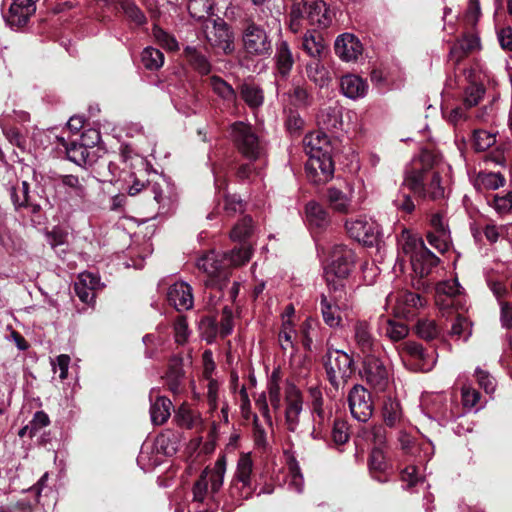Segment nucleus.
<instances>
[{
	"mask_svg": "<svg viewBox=\"0 0 512 512\" xmlns=\"http://www.w3.org/2000/svg\"><path fill=\"white\" fill-rule=\"evenodd\" d=\"M330 295L331 301L325 295L321 296L320 306L324 322L334 328L338 327L342 321L338 311L346 305V295L340 300L335 299L333 293H330Z\"/></svg>",
	"mask_w": 512,
	"mask_h": 512,
	"instance_id": "nucleus-23",
	"label": "nucleus"
},
{
	"mask_svg": "<svg viewBox=\"0 0 512 512\" xmlns=\"http://www.w3.org/2000/svg\"><path fill=\"white\" fill-rule=\"evenodd\" d=\"M481 15V10L479 6V2H470V5L468 6L465 15H464V22L467 26H469L471 29H473Z\"/></svg>",
	"mask_w": 512,
	"mask_h": 512,
	"instance_id": "nucleus-60",
	"label": "nucleus"
},
{
	"mask_svg": "<svg viewBox=\"0 0 512 512\" xmlns=\"http://www.w3.org/2000/svg\"><path fill=\"white\" fill-rule=\"evenodd\" d=\"M368 469L371 477L379 483H387L390 481L394 473L393 464L386 457L384 451L380 447H373L368 456Z\"/></svg>",
	"mask_w": 512,
	"mask_h": 512,
	"instance_id": "nucleus-15",
	"label": "nucleus"
},
{
	"mask_svg": "<svg viewBox=\"0 0 512 512\" xmlns=\"http://www.w3.org/2000/svg\"><path fill=\"white\" fill-rule=\"evenodd\" d=\"M285 423L290 432H294L299 424L303 398L300 390L293 386L286 395Z\"/></svg>",
	"mask_w": 512,
	"mask_h": 512,
	"instance_id": "nucleus-18",
	"label": "nucleus"
},
{
	"mask_svg": "<svg viewBox=\"0 0 512 512\" xmlns=\"http://www.w3.org/2000/svg\"><path fill=\"white\" fill-rule=\"evenodd\" d=\"M253 232V219L251 216H244L239 220L230 232V237L233 241H238L232 249L236 247H245L251 251L250 246L246 243V240L252 235ZM252 252H250L251 254Z\"/></svg>",
	"mask_w": 512,
	"mask_h": 512,
	"instance_id": "nucleus-30",
	"label": "nucleus"
},
{
	"mask_svg": "<svg viewBox=\"0 0 512 512\" xmlns=\"http://www.w3.org/2000/svg\"><path fill=\"white\" fill-rule=\"evenodd\" d=\"M476 380L481 388L484 389L486 393H492L495 390V382L494 378L489 374V372L476 368L475 370Z\"/></svg>",
	"mask_w": 512,
	"mask_h": 512,
	"instance_id": "nucleus-57",
	"label": "nucleus"
},
{
	"mask_svg": "<svg viewBox=\"0 0 512 512\" xmlns=\"http://www.w3.org/2000/svg\"><path fill=\"white\" fill-rule=\"evenodd\" d=\"M276 67L280 77L284 80L288 78L294 65V58L286 41H281L275 54Z\"/></svg>",
	"mask_w": 512,
	"mask_h": 512,
	"instance_id": "nucleus-29",
	"label": "nucleus"
},
{
	"mask_svg": "<svg viewBox=\"0 0 512 512\" xmlns=\"http://www.w3.org/2000/svg\"><path fill=\"white\" fill-rule=\"evenodd\" d=\"M152 34L155 40L163 47L170 51H176L179 49L178 42L174 36L163 30L159 25L154 24L152 28Z\"/></svg>",
	"mask_w": 512,
	"mask_h": 512,
	"instance_id": "nucleus-46",
	"label": "nucleus"
},
{
	"mask_svg": "<svg viewBox=\"0 0 512 512\" xmlns=\"http://www.w3.org/2000/svg\"><path fill=\"white\" fill-rule=\"evenodd\" d=\"M362 366L367 384L377 392L385 391L389 384V376L383 362L374 354H366Z\"/></svg>",
	"mask_w": 512,
	"mask_h": 512,
	"instance_id": "nucleus-10",
	"label": "nucleus"
},
{
	"mask_svg": "<svg viewBox=\"0 0 512 512\" xmlns=\"http://www.w3.org/2000/svg\"><path fill=\"white\" fill-rule=\"evenodd\" d=\"M253 471V461L249 454H243L237 463V469L232 479L228 493L230 498L236 502H242L249 499L256 490L253 485L251 475Z\"/></svg>",
	"mask_w": 512,
	"mask_h": 512,
	"instance_id": "nucleus-8",
	"label": "nucleus"
},
{
	"mask_svg": "<svg viewBox=\"0 0 512 512\" xmlns=\"http://www.w3.org/2000/svg\"><path fill=\"white\" fill-rule=\"evenodd\" d=\"M497 38L503 50L512 51V28L510 26L497 30Z\"/></svg>",
	"mask_w": 512,
	"mask_h": 512,
	"instance_id": "nucleus-64",
	"label": "nucleus"
},
{
	"mask_svg": "<svg viewBox=\"0 0 512 512\" xmlns=\"http://www.w3.org/2000/svg\"><path fill=\"white\" fill-rule=\"evenodd\" d=\"M331 434L332 440L337 446L345 444L349 439L347 422L342 419H335Z\"/></svg>",
	"mask_w": 512,
	"mask_h": 512,
	"instance_id": "nucleus-49",
	"label": "nucleus"
},
{
	"mask_svg": "<svg viewBox=\"0 0 512 512\" xmlns=\"http://www.w3.org/2000/svg\"><path fill=\"white\" fill-rule=\"evenodd\" d=\"M36 11V2H11L7 12L2 8L5 22L11 28L23 27Z\"/></svg>",
	"mask_w": 512,
	"mask_h": 512,
	"instance_id": "nucleus-17",
	"label": "nucleus"
},
{
	"mask_svg": "<svg viewBox=\"0 0 512 512\" xmlns=\"http://www.w3.org/2000/svg\"><path fill=\"white\" fill-rule=\"evenodd\" d=\"M327 200L336 212L347 214L350 209V200L348 196L336 187H329L326 191Z\"/></svg>",
	"mask_w": 512,
	"mask_h": 512,
	"instance_id": "nucleus-36",
	"label": "nucleus"
},
{
	"mask_svg": "<svg viewBox=\"0 0 512 512\" xmlns=\"http://www.w3.org/2000/svg\"><path fill=\"white\" fill-rule=\"evenodd\" d=\"M249 260V249L236 247L221 255L210 252L198 261V267L208 275L204 292V298L207 299L208 305L215 307L221 299L225 298L224 289L230 282L231 268L244 265Z\"/></svg>",
	"mask_w": 512,
	"mask_h": 512,
	"instance_id": "nucleus-1",
	"label": "nucleus"
},
{
	"mask_svg": "<svg viewBox=\"0 0 512 512\" xmlns=\"http://www.w3.org/2000/svg\"><path fill=\"white\" fill-rule=\"evenodd\" d=\"M308 161L305 165L307 178L316 185L325 184L334 175V161L328 136L321 131L305 136L303 140Z\"/></svg>",
	"mask_w": 512,
	"mask_h": 512,
	"instance_id": "nucleus-3",
	"label": "nucleus"
},
{
	"mask_svg": "<svg viewBox=\"0 0 512 512\" xmlns=\"http://www.w3.org/2000/svg\"><path fill=\"white\" fill-rule=\"evenodd\" d=\"M224 475L210 472L206 467L193 485V501L203 503L208 493L214 499L223 485Z\"/></svg>",
	"mask_w": 512,
	"mask_h": 512,
	"instance_id": "nucleus-12",
	"label": "nucleus"
},
{
	"mask_svg": "<svg viewBox=\"0 0 512 512\" xmlns=\"http://www.w3.org/2000/svg\"><path fill=\"white\" fill-rule=\"evenodd\" d=\"M101 140V134L96 129H88L82 132L79 143L87 150L93 149Z\"/></svg>",
	"mask_w": 512,
	"mask_h": 512,
	"instance_id": "nucleus-58",
	"label": "nucleus"
},
{
	"mask_svg": "<svg viewBox=\"0 0 512 512\" xmlns=\"http://www.w3.org/2000/svg\"><path fill=\"white\" fill-rule=\"evenodd\" d=\"M478 180L480 181L481 185L489 190H496L499 187L504 186L505 184V177L501 173H484L481 172L478 175Z\"/></svg>",
	"mask_w": 512,
	"mask_h": 512,
	"instance_id": "nucleus-48",
	"label": "nucleus"
},
{
	"mask_svg": "<svg viewBox=\"0 0 512 512\" xmlns=\"http://www.w3.org/2000/svg\"><path fill=\"white\" fill-rule=\"evenodd\" d=\"M495 142L493 135L480 130L474 132V146L477 151H484Z\"/></svg>",
	"mask_w": 512,
	"mask_h": 512,
	"instance_id": "nucleus-59",
	"label": "nucleus"
},
{
	"mask_svg": "<svg viewBox=\"0 0 512 512\" xmlns=\"http://www.w3.org/2000/svg\"><path fill=\"white\" fill-rule=\"evenodd\" d=\"M184 56L189 64L201 75H208L212 66L205 55L199 52L195 47L186 46L184 48Z\"/></svg>",
	"mask_w": 512,
	"mask_h": 512,
	"instance_id": "nucleus-34",
	"label": "nucleus"
},
{
	"mask_svg": "<svg viewBox=\"0 0 512 512\" xmlns=\"http://www.w3.org/2000/svg\"><path fill=\"white\" fill-rule=\"evenodd\" d=\"M348 403L352 416L361 422H366L372 415L373 405L368 391L355 385L348 395Z\"/></svg>",
	"mask_w": 512,
	"mask_h": 512,
	"instance_id": "nucleus-14",
	"label": "nucleus"
},
{
	"mask_svg": "<svg viewBox=\"0 0 512 512\" xmlns=\"http://www.w3.org/2000/svg\"><path fill=\"white\" fill-rule=\"evenodd\" d=\"M224 206L223 210L228 216H233L237 212H243L247 205V202L244 201L240 195L238 194H230L224 192L223 194Z\"/></svg>",
	"mask_w": 512,
	"mask_h": 512,
	"instance_id": "nucleus-44",
	"label": "nucleus"
},
{
	"mask_svg": "<svg viewBox=\"0 0 512 512\" xmlns=\"http://www.w3.org/2000/svg\"><path fill=\"white\" fill-rule=\"evenodd\" d=\"M292 89L288 92V96L291 99V104L298 108H307L312 105L313 95L304 86L299 83L292 84Z\"/></svg>",
	"mask_w": 512,
	"mask_h": 512,
	"instance_id": "nucleus-37",
	"label": "nucleus"
},
{
	"mask_svg": "<svg viewBox=\"0 0 512 512\" xmlns=\"http://www.w3.org/2000/svg\"><path fill=\"white\" fill-rule=\"evenodd\" d=\"M398 245L402 252L409 256L410 261L414 256L421 254V252L427 249L423 239L408 230L402 231L398 239Z\"/></svg>",
	"mask_w": 512,
	"mask_h": 512,
	"instance_id": "nucleus-28",
	"label": "nucleus"
},
{
	"mask_svg": "<svg viewBox=\"0 0 512 512\" xmlns=\"http://www.w3.org/2000/svg\"><path fill=\"white\" fill-rule=\"evenodd\" d=\"M253 439L255 445L259 448H266L268 445L266 439V431L259 423L257 415H255L253 419Z\"/></svg>",
	"mask_w": 512,
	"mask_h": 512,
	"instance_id": "nucleus-62",
	"label": "nucleus"
},
{
	"mask_svg": "<svg viewBox=\"0 0 512 512\" xmlns=\"http://www.w3.org/2000/svg\"><path fill=\"white\" fill-rule=\"evenodd\" d=\"M408 327L403 323L388 321L386 335L393 341H399L408 334Z\"/></svg>",
	"mask_w": 512,
	"mask_h": 512,
	"instance_id": "nucleus-55",
	"label": "nucleus"
},
{
	"mask_svg": "<svg viewBox=\"0 0 512 512\" xmlns=\"http://www.w3.org/2000/svg\"><path fill=\"white\" fill-rule=\"evenodd\" d=\"M417 336L427 342H431L438 338L440 329L434 320L419 319L415 325Z\"/></svg>",
	"mask_w": 512,
	"mask_h": 512,
	"instance_id": "nucleus-41",
	"label": "nucleus"
},
{
	"mask_svg": "<svg viewBox=\"0 0 512 512\" xmlns=\"http://www.w3.org/2000/svg\"><path fill=\"white\" fill-rule=\"evenodd\" d=\"M340 88L342 93L351 99L363 97L368 89L366 80L355 74H347L342 76L340 80Z\"/></svg>",
	"mask_w": 512,
	"mask_h": 512,
	"instance_id": "nucleus-26",
	"label": "nucleus"
},
{
	"mask_svg": "<svg viewBox=\"0 0 512 512\" xmlns=\"http://www.w3.org/2000/svg\"><path fill=\"white\" fill-rule=\"evenodd\" d=\"M340 118L341 116L336 109L328 108L319 116V124L327 130L337 129L342 124Z\"/></svg>",
	"mask_w": 512,
	"mask_h": 512,
	"instance_id": "nucleus-52",
	"label": "nucleus"
},
{
	"mask_svg": "<svg viewBox=\"0 0 512 512\" xmlns=\"http://www.w3.org/2000/svg\"><path fill=\"white\" fill-rule=\"evenodd\" d=\"M22 208L30 209L32 214L40 213L42 207L39 203L35 202L33 197L30 194V183L27 180H23L22 183Z\"/></svg>",
	"mask_w": 512,
	"mask_h": 512,
	"instance_id": "nucleus-51",
	"label": "nucleus"
},
{
	"mask_svg": "<svg viewBox=\"0 0 512 512\" xmlns=\"http://www.w3.org/2000/svg\"><path fill=\"white\" fill-rule=\"evenodd\" d=\"M126 17L136 25H143L147 22L142 10L135 5V2H118Z\"/></svg>",
	"mask_w": 512,
	"mask_h": 512,
	"instance_id": "nucleus-47",
	"label": "nucleus"
},
{
	"mask_svg": "<svg viewBox=\"0 0 512 512\" xmlns=\"http://www.w3.org/2000/svg\"><path fill=\"white\" fill-rule=\"evenodd\" d=\"M286 112L285 126L291 134H299L304 126V120L296 109L289 108Z\"/></svg>",
	"mask_w": 512,
	"mask_h": 512,
	"instance_id": "nucleus-50",
	"label": "nucleus"
},
{
	"mask_svg": "<svg viewBox=\"0 0 512 512\" xmlns=\"http://www.w3.org/2000/svg\"><path fill=\"white\" fill-rule=\"evenodd\" d=\"M327 14L326 2H308L306 17L311 24L318 23L320 26L326 27L330 22Z\"/></svg>",
	"mask_w": 512,
	"mask_h": 512,
	"instance_id": "nucleus-38",
	"label": "nucleus"
},
{
	"mask_svg": "<svg viewBox=\"0 0 512 512\" xmlns=\"http://www.w3.org/2000/svg\"><path fill=\"white\" fill-rule=\"evenodd\" d=\"M334 53L343 62H357L362 56L364 47L360 39L353 33L345 32L334 41Z\"/></svg>",
	"mask_w": 512,
	"mask_h": 512,
	"instance_id": "nucleus-11",
	"label": "nucleus"
},
{
	"mask_svg": "<svg viewBox=\"0 0 512 512\" xmlns=\"http://www.w3.org/2000/svg\"><path fill=\"white\" fill-rule=\"evenodd\" d=\"M2 132L9 143L18 147L22 151H26L27 139L18 127L13 125H3Z\"/></svg>",
	"mask_w": 512,
	"mask_h": 512,
	"instance_id": "nucleus-45",
	"label": "nucleus"
},
{
	"mask_svg": "<svg viewBox=\"0 0 512 512\" xmlns=\"http://www.w3.org/2000/svg\"><path fill=\"white\" fill-rule=\"evenodd\" d=\"M243 44L249 54L264 55L271 50V43L265 30L253 22L243 31Z\"/></svg>",
	"mask_w": 512,
	"mask_h": 512,
	"instance_id": "nucleus-13",
	"label": "nucleus"
},
{
	"mask_svg": "<svg viewBox=\"0 0 512 512\" xmlns=\"http://www.w3.org/2000/svg\"><path fill=\"white\" fill-rule=\"evenodd\" d=\"M355 340L361 351L366 354H372L374 339L370 333L369 326L364 321H359L355 325Z\"/></svg>",
	"mask_w": 512,
	"mask_h": 512,
	"instance_id": "nucleus-35",
	"label": "nucleus"
},
{
	"mask_svg": "<svg viewBox=\"0 0 512 512\" xmlns=\"http://www.w3.org/2000/svg\"><path fill=\"white\" fill-rule=\"evenodd\" d=\"M67 159L80 167L92 165L96 162L97 156L94 152L87 150L77 140H72L65 146Z\"/></svg>",
	"mask_w": 512,
	"mask_h": 512,
	"instance_id": "nucleus-24",
	"label": "nucleus"
},
{
	"mask_svg": "<svg viewBox=\"0 0 512 512\" xmlns=\"http://www.w3.org/2000/svg\"><path fill=\"white\" fill-rule=\"evenodd\" d=\"M233 311L232 308L228 305L224 306L222 309V318L220 322V331L219 334L221 338H226L233 331Z\"/></svg>",
	"mask_w": 512,
	"mask_h": 512,
	"instance_id": "nucleus-53",
	"label": "nucleus"
},
{
	"mask_svg": "<svg viewBox=\"0 0 512 512\" xmlns=\"http://www.w3.org/2000/svg\"><path fill=\"white\" fill-rule=\"evenodd\" d=\"M424 299L420 294L411 291L403 292L398 299V311L402 313L405 318H410L416 315L419 307L423 306Z\"/></svg>",
	"mask_w": 512,
	"mask_h": 512,
	"instance_id": "nucleus-32",
	"label": "nucleus"
},
{
	"mask_svg": "<svg viewBox=\"0 0 512 512\" xmlns=\"http://www.w3.org/2000/svg\"><path fill=\"white\" fill-rule=\"evenodd\" d=\"M364 433L366 434L365 438L370 440L374 444V447L382 448L386 442V429L382 425L374 426Z\"/></svg>",
	"mask_w": 512,
	"mask_h": 512,
	"instance_id": "nucleus-56",
	"label": "nucleus"
},
{
	"mask_svg": "<svg viewBox=\"0 0 512 512\" xmlns=\"http://www.w3.org/2000/svg\"><path fill=\"white\" fill-rule=\"evenodd\" d=\"M209 81L213 91L219 97L226 101H234L236 99L235 90L223 78L217 75H213L210 77Z\"/></svg>",
	"mask_w": 512,
	"mask_h": 512,
	"instance_id": "nucleus-42",
	"label": "nucleus"
},
{
	"mask_svg": "<svg viewBox=\"0 0 512 512\" xmlns=\"http://www.w3.org/2000/svg\"><path fill=\"white\" fill-rule=\"evenodd\" d=\"M345 229L349 237L364 246L374 247L378 245L380 230L379 225L374 221H367L365 218L347 219Z\"/></svg>",
	"mask_w": 512,
	"mask_h": 512,
	"instance_id": "nucleus-9",
	"label": "nucleus"
},
{
	"mask_svg": "<svg viewBox=\"0 0 512 512\" xmlns=\"http://www.w3.org/2000/svg\"><path fill=\"white\" fill-rule=\"evenodd\" d=\"M141 61L148 70H157L164 63V54L153 47H146L141 53Z\"/></svg>",
	"mask_w": 512,
	"mask_h": 512,
	"instance_id": "nucleus-43",
	"label": "nucleus"
},
{
	"mask_svg": "<svg viewBox=\"0 0 512 512\" xmlns=\"http://www.w3.org/2000/svg\"><path fill=\"white\" fill-rule=\"evenodd\" d=\"M305 212L310 231L314 238L325 232L331 225L328 210L316 201H309L305 206Z\"/></svg>",
	"mask_w": 512,
	"mask_h": 512,
	"instance_id": "nucleus-16",
	"label": "nucleus"
},
{
	"mask_svg": "<svg viewBox=\"0 0 512 512\" xmlns=\"http://www.w3.org/2000/svg\"><path fill=\"white\" fill-rule=\"evenodd\" d=\"M54 181H57L62 186L71 189L74 196L79 198L81 201L86 199V187L81 183L78 176L72 174L58 175L54 178Z\"/></svg>",
	"mask_w": 512,
	"mask_h": 512,
	"instance_id": "nucleus-39",
	"label": "nucleus"
},
{
	"mask_svg": "<svg viewBox=\"0 0 512 512\" xmlns=\"http://www.w3.org/2000/svg\"><path fill=\"white\" fill-rule=\"evenodd\" d=\"M309 391L312 398V410L314 414V429L312 435L314 438H320L323 431L326 430V422L329 420L331 412L326 413L324 410L322 393L317 387H312Z\"/></svg>",
	"mask_w": 512,
	"mask_h": 512,
	"instance_id": "nucleus-19",
	"label": "nucleus"
},
{
	"mask_svg": "<svg viewBox=\"0 0 512 512\" xmlns=\"http://www.w3.org/2000/svg\"><path fill=\"white\" fill-rule=\"evenodd\" d=\"M230 137L237 152L249 162L259 159L262 147L251 124L235 121L230 125Z\"/></svg>",
	"mask_w": 512,
	"mask_h": 512,
	"instance_id": "nucleus-7",
	"label": "nucleus"
},
{
	"mask_svg": "<svg viewBox=\"0 0 512 512\" xmlns=\"http://www.w3.org/2000/svg\"><path fill=\"white\" fill-rule=\"evenodd\" d=\"M172 402L165 396H158L155 402L151 405L150 415L154 425L164 424L170 417V410Z\"/></svg>",
	"mask_w": 512,
	"mask_h": 512,
	"instance_id": "nucleus-33",
	"label": "nucleus"
},
{
	"mask_svg": "<svg viewBox=\"0 0 512 512\" xmlns=\"http://www.w3.org/2000/svg\"><path fill=\"white\" fill-rule=\"evenodd\" d=\"M410 262L417 276L427 278L432 269L439 264L440 259L427 248L421 254L414 256Z\"/></svg>",
	"mask_w": 512,
	"mask_h": 512,
	"instance_id": "nucleus-27",
	"label": "nucleus"
},
{
	"mask_svg": "<svg viewBox=\"0 0 512 512\" xmlns=\"http://www.w3.org/2000/svg\"><path fill=\"white\" fill-rule=\"evenodd\" d=\"M242 99L251 108H257L264 102L263 90L252 84H243L240 91Z\"/></svg>",
	"mask_w": 512,
	"mask_h": 512,
	"instance_id": "nucleus-40",
	"label": "nucleus"
},
{
	"mask_svg": "<svg viewBox=\"0 0 512 512\" xmlns=\"http://www.w3.org/2000/svg\"><path fill=\"white\" fill-rule=\"evenodd\" d=\"M404 351L411 357V360L414 361L413 365L416 370L427 372L431 369V356L422 344L415 341H407L404 343Z\"/></svg>",
	"mask_w": 512,
	"mask_h": 512,
	"instance_id": "nucleus-25",
	"label": "nucleus"
},
{
	"mask_svg": "<svg viewBox=\"0 0 512 512\" xmlns=\"http://www.w3.org/2000/svg\"><path fill=\"white\" fill-rule=\"evenodd\" d=\"M74 291L83 303H89L94 297V293L88 288L85 278H80L79 282L74 284Z\"/></svg>",
	"mask_w": 512,
	"mask_h": 512,
	"instance_id": "nucleus-63",
	"label": "nucleus"
},
{
	"mask_svg": "<svg viewBox=\"0 0 512 512\" xmlns=\"http://www.w3.org/2000/svg\"><path fill=\"white\" fill-rule=\"evenodd\" d=\"M167 301L176 310H188L193 306L192 288L184 282L171 285L167 292Z\"/></svg>",
	"mask_w": 512,
	"mask_h": 512,
	"instance_id": "nucleus-20",
	"label": "nucleus"
},
{
	"mask_svg": "<svg viewBox=\"0 0 512 512\" xmlns=\"http://www.w3.org/2000/svg\"><path fill=\"white\" fill-rule=\"evenodd\" d=\"M323 366L327 380L335 389H338L340 384H346L356 371L355 362L350 355L331 348H328L323 356Z\"/></svg>",
	"mask_w": 512,
	"mask_h": 512,
	"instance_id": "nucleus-6",
	"label": "nucleus"
},
{
	"mask_svg": "<svg viewBox=\"0 0 512 512\" xmlns=\"http://www.w3.org/2000/svg\"><path fill=\"white\" fill-rule=\"evenodd\" d=\"M436 161L432 151L422 149L405 169L402 186L420 200L443 198L444 187L441 185L440 173L435 170Z\"/></svg>",
	"mask_w": 512,
	"mask_h": 512,
	"instance_id": "nucleus-2",
	"label": "nucleus"
},
{
	"mask_svg": "<svg viewBox=\"0 0 512 512\" xmlns=\"http://www.w3.org/2000/svg\"><path fill=\"white\" fill-rule=\"evenodd\" d=\"M141 194L144 200L152 199L156 204H160L163 200V189L157 182L147 181L146 188Z\"/></svg>",
	"mask_w": 512,
	"mask_h": 512,
	"instance_id": "nucleus-54",
	"label": "nucleus"
},
{
	"mask_svg": "<svg viewBox=\"0 0 512 512\" xmlns=\"http://www.w3.org/2000/svg\"><path fill=\"white\" fill-rule=\"evenodd\" d=\"M357 263L356 253L344 244H335L328 252L324 266V277L329 292L334 298L340 300L346 295L345 281L355 269Z\"/></svg>",
	"mask_w": 512,
	"mask_h": 512,
	"instance_id": "nucleus-4",
	"label": "nucleus"
},
{
	"mask_svg": "<svg viewBox=\"0 0 512 512\" xmlns=\"http://www.w3.org/2000/svg\"><path fill=\"white\" fill-rule=\"evenodd\" d=\"M302 49L314 59H325L330 54L329 46L322 35L315 30L307 32L302 39Z\"/></svg>",
	"mask_w": 512,
	"mask_h": 512,
	"instance_id": "nucleus-22",
	"label": "nucleus"
},
{
	"mask_svg": "<svg viewBox=\"0 0 512 512\" xmlns=\"http://www.w3.org/2000/svg\"><path fill=\"white\" fill-rule=\"evenodd\" d=\"M199 4H201V2H188L187 9L193 18L212 23V31L206 35L209 44L213 48L222 50L224 54L232 53L234 50V36L229 25L219 17L210 19V15L212 14L210 11L213 9L211 4L204 7L203 14L198 15L195 10Z\"/></svg>",
	"mask_w": 512,
	"mask_h": 512,
	"instance_id": "nucleus-5",
	"label": "nucleus"
},
{
	"mask_svg": "<svg viewBox=\"0 0 512 512\" xmlns=\"http://www.w3.org/2000/svg\"><path fill=\"white\" fill-rule=\"evenodd\" d=\"M324 60L325 59L310 60L305 66L308 79L320 88L327 86L331 80L329 71L323 64Z\"/></svg>",
	"mask_w": 512,
	"mask_h": 512,
	"instance_id": "nucleus-31",
	"label": "nucleus"
},
{
	"mask_svg": "<svg viewBox=\"0 0 512 512\" xmlns=\"http://www.w3.org/2000/svg\"><path fill=\"white\" fill-rule=\"evenodd\" d=\"M175 341L184 344L188 339V324L186 318L178 317L174 323Z\"/></svg>",
	"mask_w": 512,
	"mask_h": 512,
	"instance_id": "nucleus-61",
	"label": "nucleus"
},
{
	"mask_svg": "<svg viewBox=\"0 0 512 512\" xmlns=\"http://www.w3.org/2000/svg\"><path fill=\"white\" fill-rule=\"evenodd\" d=\"M480 47V38L473 32H466L463 37L451 47L449 61L459 64L466 56Z\"/></svg>",
	"mask_w": 512,
	"mask_h": 512,
	"instance_id": "nucleus-21",
	"label": "nucleus"
}]
</instances>
